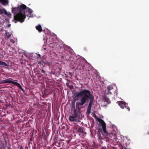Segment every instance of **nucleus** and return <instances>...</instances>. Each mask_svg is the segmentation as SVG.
<instances>
[{"label": "nucleus", "mask_w": 149, "mask_h": 149, "mask_svg": "<svg viewBox=\"0 0 149 149\" xmlns=\"http://www.w3.org/2000/svg\"><path fill=\"white\" fill-rule=\"evenodd\" d=\"M81 86L78 88L79 91H75V97L78 99L76 100L78 101L76 103V107H74L73 114L77 117L79 118L81 116V113L80 111V106H83L84 104L88 105L86 113L89 115L91 113L92 108L94 104L95 98L94 95L90 91L86 89H82Z\"/></svg>", "instance_id": "f257e3e1"}, {"label": "nucleus", "mask_w": 149, "mask_h": 149, "mask_svg": "<svg viewBox=\"0 0 149 149\" xmlns=\"http://www.w3.org/2000/svg\"><path fill=\"white\" fill-rule=\"evenodd\" d=\"M111 127L113 131L109 132L106 130V124L102 119H100L99 121L98 131L97 135L99 139L103 140L107 143H112L114 139L118 143L119 146H121V143L119 141L120 139L114 137L116 133L114 132L116 129L114 125H111Z\"/></svg>", "instance_id": "f03ea898"}, {"label": "nucleus", "mask_w": 149, "mask_h": 149, "mask_svg": "<svg viewBox=\"0 0 149 149\" xmlns=\"http://www.w3.org/2000/svg\"><path fill=\"white\" fill-rule=\"evenodd\" d=\"M11 9L12 13L13 14L14 16L12 21L14 22L15 23H17L18 21L23 23L26 16L30 18L36 17V15L33 13V10L24 4L16 7H12Z\"/></svg>", "instance_id": "7ed1b4c3"}, {"label": "nucleus", "mask_w": 149, "mask_h": 149, "mask_svg": "<svg viewBox=\"0 0 149 149\" xmlns=\"http://www.w3.org/2000/svg\"><path fill=\"white\" fill-rule=\"evenodd\" d=\"M45 33H47V34L46 36V38H43L44 40L46 39V42H52L53 40H54V39L55 38L56 40H58V38L57 37V36L53 32H51V31L48 29L46 28V30H44Z\"/></svg>", "instance_id": "20e7f679"}, {"label": "nucleus", "mask_w": 149, "mask_h": 149, "mask_svg": "<svg viewBox=\"0 0 149 149\" xmlns=\"http://www.w3.org/2000/svg\"><path fill=\"white\" fill-rule=\"evenodd\" d=\"M1 84H4L7 83H10L12 84L17 86L20 90H21L23 93H24L25 91L22 88L20 84L16 82L11 78L6 79H5L2 80L0 81Z\"/></svg>", "instance_id": "39448f33"}, {"label": "nucleus", "mask_w": 149, "mask_h": 149, "mask_svg": "<svg viewBox=\"0 0 149 149\" xmlns=\"http://www.w3.org/2000/svg\"><path fill=\"white\" fill-rule=\"evenodd\" d=\"M74 129L76 132L81 134L83 133L84 132V128L82 127L77 125L74 127Z\"/></svg>", "instance_id": "423d86ee"}, {"label": "nucleus", "mask_w": 149, "mask_h": 149, "mask_svg": "<svg viewBox=\"0 0 149 149\" xmlns=\"http://www.w3.org/2000/svg\"><path fill=\"white\" fill-rule=\"evenodd\" d=\"M35 77L38 78L39 80H42L44 79V77H45V76L42 74L41 73L38 72L35 74Z\"/></svg>", "instance_id": "0eeeda50"}, {"label": "nucleus", "mask_w": 149, "mask_h": 149, "mask_svg": "<svg viewBox=\"0 0 149 149\" xmlns=\"http://www.w3.org/2000/svg\"><path fill=\"white\" fill-rule=\"evenodd\" d=\"M77 118L73 114L70 116L69 117V120L71 122H74L76 121L77 120Z\"/></svg>", "instance_id": "6e6552de"}, {"label": "nucleus", "mask_w": 149, "mask_h": 149, "mask_svg": "<svg viewBox=\"0 0 149 149\" xmlns=\"http://www.w3.org/2000/svg\"><path fill=\"white\" fill-rule=\"evenodd\" d=\"M128 141L127 138L123 139V145L124 146L123 147L122 145V149H127L126 148V147H127V142Z\"/></svg>", "instance_id": "1a4fd4ad"}, {"label": "nucleus", "mask_w": 149, "mask_h": 149, "mask_svg": "<svg viewBox=\"0 0 149 149\" xmlns=\"http://www.w3.org/2000/svg\"><path fill=\"white\" fill-rule=\"evenodd\" d=\"M125 107L128 110V111H130V109L129 107L128 106L127 104L122 101V109H124Z\"/></svg>", "instance_id": "9d476101"}, {"label": "nucleus", "mask_w": 149, "mask_h": 149, "mask_svg": "<svg viewBox=\"0 0 149 149\" xmlns=\"http://www.w3.org/2000/svg\"><path fill=\"white\" fill-rule=\"evenodd\" d=\"M63 47L65 49L68 50L69 52H70L72 54V52L73 51L70 46L64 44L63 45Z\"/></svg>", "instance_id": "9b49d317"}, {"label": "nucleus", "mask_w": 149, "mask_h": 149, "mask_svg": "<svg viewBox=\"0 0 149 149\" xmlns=\"http://www.w3.org/2000/svg\"><path fill=\"white\" fill-rule=\"evenodd\" d=\"M9 65L5 62L0 60V68L8 66Z\"/></svg>", "instance_id": "f8f14e48"}, {"label": "nucleus", "mask_w": 149, "mask_h": 149, "mask_svg": "<svg viewBox=\"0 0 149 149\" xmlns=\"http://www.w3.org/2000/svg\"><path fill=\"white\" fill-rule=\"evenodd\" d=\"M36 28L39 32H41L42 31L41 26L40 24H39L37 26H36Z\"/></svg>", "instance_id": "ddd939ff"}, {"label": "nucleus", "mask_w": 149, "mask_h": 149, "mask_svg": "<svg viewBox=\"0 0 149 149\" xmlns=\"http://www.w3.org/2000/svg\"><path fill=\"white\" fill-rule=\"evenodd\" d=\"M48 62L46 61H45L43 60H40L38 62V64L42 65L43 66H44L45 64H46Z\"/></svg>", "instance_id": "4468645a"}, {"label": "nucleus", "mask_w": 149, "mask_h": 149, "mask_svg": "<svg viewBox=\"0 0 149 149\" xmlns=\"http://www.w3.org/2000/svg\"><path fill=\"white\" fill-rule=\"evenodd\" d=\"M9 18H5V20L6 21L7 23H8V24L6 26V27H7L8 28H9L10 26H11V24H9L10 23V20H9Z\"/></svg>", "instance_id": "2eb2a0df"}, {"label": "nucleus", "mask_w": 149, "mask_h": 149, "mask_svg": "<svg viewBox=\"0 0 149 149\" xmlns=\"http://www.w3.org/2000/svg\"><path fill=\"white\" fill-rule=\"evenodd\" d=\"M5 21V19H3V17L1 16L0 17V24H3Z\"/></svg>", "instance_id": "dca6fc26"}, {"label": "nucleus", "mask_w": 149, "mask_h": 149, "mask_svg": "<svg viewBox=\"0 0 149 149\" xmlns=\"http://www.w3.org/2000/svg\"><path fill=\"white\" fill-rule=\"evenodd\" d=\"M113 89V87L112 86H109L107 87V91L111 90Z\"/></svg>", "instance_id": "f3484780"}, {"label": "nucleus", "mask_w": 149, "mask_h": 149, "mask_svg": "<svg viewBox=\"0 0 149 149\" xmlns=\"http://www.w3.org/2000/svg\"><path fill=\"white\" fill-rule=\"evenodd\" d=\"M5 15H7L9 18L11 17L12 14L10 12H7V13H6Z\"/></svg>", "instance_id": "a211bd4d"}, {"label": "nucleus", "mask_w": 149, "mask_h": 149, "mask_svg": "<svg viewBox=\"0 0 149 149\" xmlns=\"http://www.w3.org/2000/svg\"><path fill=\"white\" fill-rule=\"evenodd\" d=\"M61 143H62L61 142H57L56 143V145L58 147H59L60 146V145Z\"/></svg>", "instance_id": "6ab92c4d"}, {"label": "nucleus", "mask_w": 149, "mask_h": 149, "mask_svg": "<svg viewBox=\"0 0 149 149\" xmlns=\"http://www.w3.org/2000/svg\"><path fill=\"white\" fill-rule=\"evenodd\" d=\"M116 103L118 104V105L120 107V108H121V101H117L116 102Z\"/></svg>", "instance_id": "aec40b11"}, {"label": "nucleus", "mask_w": 149, "mask_h": 149, "mask_svg": "<svg viewBox=\"0 0 149 149\" xmlns=\"http://www.w3.org/2000/svg\"><path fill=\"white\" fill-rule=\"evenodd\" d=\"M107 92L106 91L105 93L107 94H111L112 93L110 91V90L109 91H107Z\"/></svg>", "instance_id": "412c9836"}, {"label": "nucleus", "mask_w": 149, "mask_h": 149, "mask_svg": "<svg viewBox=\"0 0 149 149\" xmlns=\"http://www.w3.org/2000/svg\"><path fill=\"white\" fill-rule=\"evenodd\" d=\"M46 72L43 69H42L41 70L40 72L42 74L43 73L44 74H45Z\"/></svg>", "instance_id": "4be33fe9"}, {"label": "nucleus", "mask_w": 149, "mask_h": 149, "mask_svg": "<svg viewBox=\"0 0 149 149\" xmlns=\"http://www.w3.org/2000/svg\"><path fill=\"white\" fill-rule=\"evenodd\" d=\"M42 136L44 139H46V136L45 134V133L44 132V133H42Z\"/></svg>", "instance_id": "5701e85b"}, {"label": "nucleus", "mask_w": 149, "mask_h": 149, "mask_svg": "<svg viewBox=\"0 0 149 149\" xmlns=\"http://www.w3.org/2000/svg\"><path fill=\"white\" fill-rule=\"evenodd\" d=\"M105 101L108 104H109L111 103V101L108 99H105Z\"/></svg>", "instance_id": "b1692460"}, {"label": "nucleus", "mask_w": 149, "mask_h": 149, "mask_svg": "<svg viewBox=\"0 0 149 149\" xmlns=\"http://www.w3.org/2000/svg\"><path fill=\"white\" fill-rule=\"evenodd\" d=\"M11 36V34L8 33V34H7V37L8 38H10Z\"/></svg>", "instance_id": "393cba45"}, {"label": "nucleus", "mask_w": 149, "mask_h": 149, "mask_svg": "<svg viewBox=\"0 0 149 149\" xmlns=\"http://www.w3.org/2000/svg\"><path fill=\"white\" fill-rule=\"evenodd\" d=\"M81 60H82V61H85V62H87L86 60V59L83 58V57H82L81 58Z\"/></svg>", "instance_id": "a878e982"}, {"label": "nucleus", "mask_w": 149, "mask_h": 149, "mask_svg": "<svg viewBox=\"0 0 149 149\" xmlns=\"http://www.w3.org/2000/svg\"><path fill=\"white\" fill-rule=\"evenodd\" d=\"M46 45H43L42 46V48L43 49H44L45 50L46 49Z\"/></svg>", "instance_id": "bb28decb"}, {"label": "nucleus", "mask_w": 149, "mask_h": 149, "mask_svg": "<svg viewBox=\"0 0 149 149\" xmlns=\"http://www.w3.org/2000/svg\"><path fill=\"white\" fill-rule=\"evenodd\" d=\"M106 147L105 146H103L101 148V149H106Z\"/></svg>", "instance_id": "cd10ccee"}, {"label": "nucleus", "mask_w": 149, "mask_h": 149, "mask_svg": "<svg viewBox=\"0 0 149 149\" xmlns=\"http://www.w3.org/2000/svg\"><path fill=\"white\" fill-rule=\"evenodd\" d=\"M33 147L34 148H36V145L35 143L34 144V146H33Z\"/></svg>", "instance_id": "c85d7f7f"}, {"label": "nucleus", "mask_w": 149, "mask_h": 149, "mask_svg": "<svg viewBox=\"0 0 149 149\" xmlns=\"http://www.w3.org/2000/svg\"><path fill=\"white\" fill-rule=\"evenodd\" d=\"M39 57H40L41 56V55L40 54H38L37 55Z\"/></svg>", "instance_id": "c756f323"}, {"label": "nucleus", "mask_w": 149, "mask_h": 149, "mask_svg": "<svg viewBox=\"0 0 149 149\" xmlns=\"http://www.w3.org/2000/svg\"><path fill=\"white\" fill-rule=\"evenodd\" d=\"M80 56L79 55H78L77 56V58L78 59H79L80 58Z\"/></svg>", "instance_id": "7c9ffc66"}, {"label": "nucleus", "mask_w": 149, "mask_h": 149, "mask_svg": "<svg viewBox=\"0 0 149 149\" xmlns=\"http://www.w3.org/2000/svg\"><path fill=\"white\" fill-rule=\"evenodd\" d=\"M10 146H8V149H10Z\"/></svg>", "instance_id": "2f4dec72"}, {"label": "nucleus", "mask_w": 149, "mask_h": 149, "mask_svg": "<svg viewBox=\"0 0 149 149\" xmlns=\"http://www.w3.org/2000/svg\"><path fill=\"white\" fill-rule=\"evenodd\" d=\"M32 137H31L30 139V140L31 141L32 140Z\"/></svg>", "instance_id": "473e14b6"}, {"label": "nucleus", "mask_w": 149, "mask_h": 149, "mask_svg": "<svg viewBox=\"0 0 149 149\" xmlns=\"http://www.w3.org/2000/svg\"><path fill=\"white\" fill-rule=\"evenodd\" d=\"M20 149H23V148L22 146L20 147Z\"/></svg>", "instance_id": "72a5a7b5"}, {"label": "nucleus", "mask_w": 149, "mask_h": 149, "mask_svg": "<svg viewBox=\"0 0 149 149\" xmlns=\"http://www.w3.org/2000/svg\"><path fill=\"white\" fill-rule=\"evenodd\" d=\"M96 72L97 74H98V71H97V70H96Z\"/></svg>", "instance_id": "f704fd0d"}, {"label": "nucleus", "mask_w": 149, "mask_h": 149, "mask_svg": "<svg viewBox=\"0 0 149 149\" xmlns=\"http://www.w3.org/2000/svg\"><path fill=\"white\" fill-rule=\"evenodd\" d=\"M36 148H33V147L32 148L33 149H36Z\"/></svg>", "instance_id": "c9c22d12"}, {"label": "nucleus", "mask_w": 149, "mask_h": 149, "mask_svg": "<svg viewBox=\"0 0 149 149\" xmlns=\"http://www.w3.org/2000/svg\"><path fill=\"white\" fill-rule=\"evenodd\" d=\"M10 97H11L12 98H13V97H12L11 96H10Z\"/></svg>", "instance_id": "e433bc0d"}, {"label": "nucleus", "mask_w": 149, "mask_h": 149, "mask_svg": "<svg viewBox=\"0 0 149 149\" xmlns=\"http://www.w3.org/2000/svg\"><path fill=\"white\" fill-rule=\"evenodd\" d=\"M119 149H121V147H120Z\"/></svg>", "instance_id": "4c0bfd02"}, {"label": "nucleus", "mask_w": 149, "mask_h": 149, "mask_svg": "<svg viewBox=\"0 0 149 149\" xmlns=\"http://www.w3.org/2000/svg\"><path fill=\"white\" fill-rule=\"evenodd\" d=\"M76 88H78V87H76Z\"/></svg>", "instance_id": "58836bf2"}]
</instances>
